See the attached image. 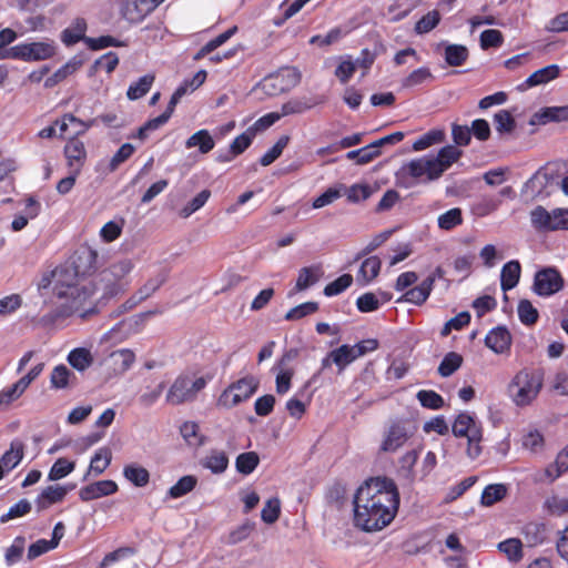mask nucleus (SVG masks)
<instances>
[{"label": "nucleus", "mask_w": 568, "mask_h": 568, "mask_svg": "<svg viewBox=\"0 0 568 568\" xmlns=\"http://www.w3.org/2000/svg\"><path fill=\"white\" fill-rule=\"evenodd\" d=\"M463 155V151L455 145H446L442 148L434 161L443 175L454 163H456Z\"/></svg>", "instance_id": "28"}, {"label": "nucleus", "mask_w": 568, "mask_h": 568, "mask_svg": "<svg viewBox=\"0 0 568 568\" xmlns=\"http://www.w3.org/2000/svg\"><path fill=\"white\" fill-rule=\"evenodd\" d=\"M521 445L525 449L529 450L530 453H540L545 446L544 436L538 430H528L523 436Z\"/></svg>", "instance_id": "59"}, {"label": "nucleus", "mask_w": 568, "mask_h": 568, "mask_svg": "<svg viewBox=\"0 0 568 568\" xmlns=\"http://www.w3.org/2000/svg\"><path fill=\"white\" fill-rule=\"evenodd\" d=\"M416 397L420 405L428 409H440L445 404L444 398L434 390L422 389Z\"/></svg>", "instance_id": "56"}, {"label": "nucleus", "mask_w": 568, "mask_h": 568, "mask_svg": "<svg viewBox=\"0 0 568 568\" xmlns=\"http://www.w3.org/2000/svg\"><path fill=\"white\" fill-rule=\"evenodd\" d=\"M434 282L435 277L429 276L428 278L423 281L418 286H415L407 291L404 295V300L416 305H422L428 298Z\"/></svg>", "instance_id": "35"}, {"label": "nucleus", "mask_w": 568, "mask_h": 568, "mask_svg": "<svg viewBox=\"0 0 568 568\" xmlns=\"http://www.w3.org/2000/svg\"><path fill=\"white\" fill-rule=\"evenodd\" d=\"M568 105L564 106H546L532 114L530 124L544 125L549 122H567Z\"/></svg>", "instance_id": "21"}, {"label": "nucleus", "mask_w": 568, "mask_h": 568, "mask_svg": "<svg viewBox=\"0 0 568 568\" xmlns=\"http://www.w3.org/2000/svg\"><path fill=\"white\" fill-rule=\"evenodd\" d=\"M124 478L136 487H144L150 481V473L138 464H128L123 467Z\"/></svg>", "instance_id": "36"}, {"label": "nucleus", "mask_w": 568, "mask_h": 568, "mask_svg": "<svg viewBox=\"0 0 568 568\" xmlns=\"http://www.w3.org/2000/svg\"><path fill=\"white\" fill-rule=\"evenodd\" d=\"M438 227L445 231L453 230L463 223L462 210L458 207L450 209L440 214L437 219Z\"/></svg>", "instance_id": "49"}, {"label": "nucleus", "mask_w": 568, "mask_h": 568, "mask_svg": "<svg viewBox=\"0 0 568 568\" xmlns=\"http://www.w3.org/2000/svg\"><path fill=\"white\" fill-rule=\"evenodd\" d=\"M564 286V280L559 272L548 267L536 273L534 278V292L539 296H550L559 292Z\"/></svg>", "instance_id": "13"}, {"label": "nucleus", "mask_w": 568, "mask_h": 568, "mask_svg": "<svg viewBox=\"0 0 568 568\" xmlns=\"http://www.w3.org/2000/svg\"><path fill=\"white\" fill-rule=\"evenodd\" d=\"M119 490V486L114 480H98L82 487L79 490V497L82 501H91L102 497L111 496Z\"/></svg>", "instance_id": "18"}, {"label": "nucleus", "mask_w": 568, "mask_h": 568, "mask_svg": "<svg viewBox=\"0 0 568 568\" xmlns=\"http://www.w3.org/2000/svg\"><path fill=\"white\" fill-rule=\"evenodd\" d=\"M211 196V192L209 190L201 191L195 197H193L187 204H185L180 210V216L183 219H187L190 215H192L194 212L202 209L207 200Z\"/></svg>", "instance_id": "54"}, {"label": "nucleus", "mask_w": 568, "mask_h": 568, "mask_svg": "<svg viewBox=\"0 0 568 568\" xmlns=\"http://www.w3.org/2000/svg\"><path fill=\"white\" fill-rule=\"evenodd\" d=\"M468 57V50L460 44H450L445 50V60L449 65L459 67Z\"/></svg>", "instance_id": "53"}, {"label": "nucleus", "mask_w": 568, "mask_h": 568, "mask_svg": "<svg viewBox=\"0 0 568 568\" xmlns=\"http://www.w3.org/2000/svg\"><path fill=\"white\" fill-rule=\"evenodd\" d=\"M498 549L514 562L523 558V544L517 538H509L498 544Z\"/></svg>", "instance_id": "46"}, {"label": "nucleus", "mask_w": 568, "mask_h": 568, "mask_svg": "<svg viewBox=\"0 0 568 568\" xmlns=\"http://www.w3.org/2000/svg\"><path fill=\"white\" fill-rule=\"evenodd\" d=\"M453 435L457 438H466V455L470 459H476L483 452V425L470 413L462 412L452 423Z\"/></svg>", "instance_id": "4"}, {"label": "nucleus", "mask_w": 568, "mask_h": 568, "mask_svg": "<svg viewBox=\"0 0 568 568\" xmlns=\"http://www.w3.org/2000/svg\"><path fill=\"white\" fill-rule=\"evenodd\" d=\"M112 460V452L109 447L99 448L90 460L89 469L84 476L88 478L91 475L99 476L105 471Z\"/></svg>", "instance_id": "29"}, {"label": "nucleus", "mask_w": 568, "mask_h": 568, "mask_svg": "<svg viewBox=\"0 0 568 568\" xmlns=\"http://www.w3.org/2000/svg\"><path fill=\"white\" fill-rule=\"evenodd\" d=\"M524 536L530 546H537L546 539V528L542 524L529 523L524 527Z\"/></svg>", "instance_id": "50"}, {"label": "nucleus", "mask_w": 568, "mask_h": 568, "mask_svg": "<svg viewBox=\"0 0 568 568\" xmlns=\"http://www.w3.org/2000/svg\"><path fill=\"white\" fill-rule=\"evenodd\" d=\"M504 42V36L499 30L488 29L480 34V47L486 50L489 48H498Z\"/></svg>", "instance_id": "64"}, {"label": "nucleus", "mask_w": 568, "mask_h": 568, "mask_svg": "<svg viewBox=\"0 0 568 568\" xmlns=\"http://www.w3.org/2000/svg\"><path fill=\"white\" fill-rule=\"evenodd\" d=\"M81 63L79 61H69L64 65H62L59 70H57L51 77H49L44 85L47 88H52L57 85L59 82L63 81L71 74H73L79 68Z\"/></svg>", "instance_id": "45"}, {"label": "nucleus", "mask_w": 568, "mask_h": 568, "mask_svg": "<svg viewBox=\"0 0 568 568\" xmlns=\"http://www.w3.org/2000/svg\"><path fill=\"white\" fill-rule=\"evenodd\" d=\"M404 178L412 179L415 183H429L438 180L442 174L434 161V155H423L406 162L399 171Z\"/></svg>", "instance_id": "8"}, {"label": "nucleus", "mask_w": 568, "mask_h": 568, "mask_svg": "<svg viewBox=\"0 0 568 568\" xmlns=\"http://www.w3.org/2000/svg\"><path fill=\"white\" fill-rule=\"evenodd\" d=\"M517 313L520 322L525 325H532L538 320V311L528 300H521L518 303Z\"/></svg>", "instance_id": "60"}, {"label": "nucleus", "mask_w": 568, "mask_h": 568, "mask_svg": "<svg viewBox=\"0 0 568 568\" xmlns=\"http://www.w3.org/2000/svg\"><path fill=\"white\" fill-rule=\"evenodd\" d=\"M164 0H122L121 16L131 23L141 22Z\"/></svg>", "instance_id": "14"}, {"label": "nucleus", "mask_w": 568, "mask_h": 568, "mask_svg": "<svg viewBox=\"0 0 568 568\" xmlns=\"http://www.w3.org/2000/svg\"><path fill=\"white\" fill-rule=\"evenodd\" d=\"M63 152L69 169L74 170V173H80L87 159L84 143L77 138H72L67 142Z\"/></svg>", "instance_id": "19"}, {"label": "nucleus", "mask_w": 568, "mask_h": 568, "mask_svg": "<svg viewBox=\"0 0 568 568\" xmlns=\"http://www.w3.org/2000/svg\"><path fill=\"white\" fill-rule=\"evenodd\" d=\"M214 146L215 141L211 133L205 129L196 131L185 141L186 149L197 148L202 154L211 152Z\"/></svg>", "instance_id": "33"}, {"label": "nucleus", "mask_w": 568, "mask_h": 568, "mask_svg": "<svg viewBox=\"0 0 568 568\" xmlns=\"http://www.w3.org/2000/svg\"><path fill=\"white\" fill-rule=\"evenodd\" d=\"M130 258H122L101 272L100 280L105 284V295L113 296L123 290L121 281L133 270Z\"/></svg>", "instance_id": "11"}, {"label": "nucleus", "mask_w": 568, "mask_h": 568, "mask_svg": "<svg viewBox=\"0 0 568 568\" xmlns=\"http://www.w3.org/2000/svg\"><path fill=\"white\" fill-rule=\"evenodd\" d=\"M485 345L496 354L507 353L511 345V335L504 326L494 327L487 333Z\"/></svg>", "instance_id": "20"}, {"label": "nucleus", "mask_w": 568, "mask_h": 568, "mask_svg": "<svg viewBox=\"0 0 568 568\" xmlns=\"http://www.w3.org/2000/svg\"><path fill=\"white\" fill-rule=\"evenodd\" d=\"M561 74V68L558 64H549L532 72L521 84L518 85L519 91L545 85L558 79Z\"/></svg>", "instance_id": "17"}, {"label": "nucleus", "mask_w": 568, "mask_h": 568, "mask_svg": "<svg viewBox=\"0 0 568 568\" xmlns=\"http://www.w3.org/2000/svg\"><path fill=\"white\" fill-rule=\"evenodd\" d=\"M68 364L79 373H84L94 363V355L89 347H75L67 356Z\"/></svg>", "instance_id": "23"}, {"label": "nucleus", "mask_w": 568, "mask_h": 568, "mask_svg": "<svg viewBox=\"0 0 568 568\" xmlns=\"http://www.w3.org/2000/svg\"><path fill=\"white\" fill-rule=\"evenodd\" d=\"M69 489L61 485H51L45 487L36 499V505L39 510L49 508L51 505L61 503Z\"/></svg>", "instance_id": "24"}, {"label": "nucleus", "mask_w": 568, "mask_h": 568, "mask_svg": "<svg viewBox=\"0 0 568 568\" xmlns=\"http://www.w3.org/2000/svg\"><path fill=\"white\" fill-rule=\"evenodd\" d=\"M568 471V445L565 446L556 456L554 463L547 465L544 469L534 475L536 484H552L561 475Z\"/></svg>", "instance_id": "15"}, {"label": "nucleus", "mask_w": 568, "mask_h": 568, "mask_svg": "<svg viewBox=\"0 0 568 568\" xmlns=\"http://www.w3.org/2000/svg\"><path fill=\"white\" fill-rule=\"evenodd\" d=\"M463 364V357L458 353L450 352L445 355L438 366V373L443 377L453 375Z\"/></svg>", "instance_id": "47"}, {"label": "nucleus", "mask_w": 568, "mask_h": 568, "mask_svg": "<svg viewBox=\"0 0 568 568\" xmlns=\"http://www.w3.org/2000/svg\"><path fill=\"white\" fill-rule=\"evenodd\" d=\"M331 358L338 367L339 372L356 359L353 347L346 344L333 349L331 352Z\"/></svg>", "instance_id": "42"}, {"label": "nucleus", "mask_w": 568, "mask_h": 568, "mask_svg": "<svg viewBox=\"0 0 568 568\" xmlns=\"http://www.w3.org/2000/svg\"><path fill=\"white\" fill-rule=\"evenodd\" d=\"M399 506V494L395 483L388 478H372L365 481L354 497V524L364 531H378L395 518Z\"/></svg>", "instance_id": "2"}, {"label": "nucleus", "mask_w": 568, "mask_h": 568, "mask_svg": "<svg viewBox=\"0 0 568 568\" xmlns=\"http://www.w3.org/2000/svg\"><path fill=\"white\" fill-rule=\"evenodd\" d=\"M75 463L69 462L65 458H59L55 460V463L52 465L49 474L48 479L49 480H59L64 477H67L69 474H71L74 470Z\"/></svg>", "instance_id": "52"}, {"label": "nucleus", "mask_w": 568, "mask_h": 568, "mask_svg": "<svg viewBox=\"0 0 568 568\" xmlns=\"http://www.w3.org/2000/svg\"><path fill=\"white\" fill-rule=\"evenodd\" d=\"M288 136H281L277 142L261 158L260 163L263 166L272 164L283 152L288 143Z\"/></svg>", "instance_id": "63"}, {"label": "nucleus", "mask_w": 568, "mask_h": 568, "mask_svg": "<svg viewBox=\"0 0 568 568\" xmlns=\"http://www.w3.org/2000/svg\"><path fill=\"white\" fill-rule=\"evenodd\" d=\"M212 375L187 372L179 375L166 393V402L181 405L196 399L200 392L212 381Z\"/></svg>", "instance_id": "3"}, {"label": "nucleus", "mask_w": 568, "mask_h": 568, "mask_svg": "<svg viewBox=\"0 0 568 568\" xmlns=\"http://www.w3.org/2000/svg\"><path fill=\"white\" fill-rule=\"evenodd\" d=\"M135 353L130 348L111 352L101 363L108 377H119L125 374L135 363Z\"/></svg>", "instance_id": "12"}, {"label": "nucleus", "mask_w": 568, "mask_h": 568, "mask_svg": "<svg viewBox=\"0 0 568 568\" xmlns=\"http://www.w3.org/2000/svg\"><path fill=\"white\" fill-rule=\"evenodd\" d=\"M87 22L84 19H75L69 28L63 30L61 40L67 45H72L81 40L85 41Z\"/></svg>", "instance_id": "37"}, {"label": "nucleus", "mask_w": 568, "mask_h": 568, "mask_svg": "<svg viewBox=\"0 0 568 568\" xmlns=\"http://www.w3.org/2000/svg\"><path fill=\"white\" fill-rule=\"evenodd\" d=\"M382 268V261L378 256L373 255L365 258L356 274V282L361 286H366L372 283L379 274Z\"/></svg>", "instance_id": "22"}, {"label": "nucleus", "mask_w": 568, "mask_h": 568, "mask_svg": "<svg viewBox=\"0 0 568 568\" xmlns=\"http://www.w3.org/2000/svg\"><path fill=\"white\" fill-rule=\"evenodd\" d=\"M352 283L353 276L351 274H343L325 286L324 294L326 296H336L347 290Z\"/></svg>", "instance_id": "61"}, {"label": "nucleus", "mask_w": 568, "mask_h": 568, "mask_svg": "<svg viewBox=\"0 0 568 568\" xmlns=\"http://www.w3.org/2000/svg\"><path fill=\"white\" fill-rule=\"evenodd\" d=\"M300 81L301 73L295 68H284L264 78L255 90H261L266 95L275 97L293 89Z\"/></svg>", "instance_id": "9"}, {"label": "nucleus", "mask_w": 568, "mask_h": 568, "mask_svg": "<svg viewBox=\"0 0 568 568\" xmlns=\"http://www.w3.org/2000/svg\"><path fill=\"white\" fill-rule=\"evenodd\" d=\"M548 183V173L540 169L525 183L523 193L530 199H535L544 193Z\"/></svg>", "instance_id": "31"}, {"label": "nucleus", "mask_w": 568, "mask_h": 568, "mask_svg": "<svg viewBox=\"0 0 568 568\" xmlns=\"http://www.w3.org/2000/svg\"><path fill=\"white\" fill-rule=\"evenodd\" d=\"M506 494L507 487L504 484L488 485L481 494L480 501L484 506L488 507L504 499Z\"/></svg>", "instance_id": "44"}, {"label": "nucleus", "mask_w": 568, "mask_h": 568, "mask_svg": "<svg viewBox=\"0 0 568 568\" xmlns=\"http://www.w3.org/2000/svg\"><path fill=\"white\" fill-rule=\"evenodd\" d=\"M70 123H79L80 129L75 130L74 134H83L92 125V121L84 122L75 118L73 114H64L60 120L54 122V126H59L60 136L68 131Z\"/></svg>", "instance_id": "58"}, {"label": "nucleus", "mask_w": 568, "mask_h": 568, "mask_svg": "<svg viewBox=\"0 0 568 568\" xmlns=\"http://www.w3.org/2000/svg\"><path fill=\"white\" fill-rule=\"evenodd\" d=\"M201 465L213 474H222L229 466V457L223 450L212 449L201 460Z\"/></svg>", "instance_id": "32"}, {"label": "nucleus", "mask_w": 568, "mask_h": 568, "mask_svg": "<svg viewBox=\"0 0 568 568\" xmlns=\"http://www.w3.org/2000/svg\"><path fill=\"white\" fill-rule=\"evenodd\" d=\"M180 432L190 446L200 447L205 444V437L200 434V427L195 422H185Z\"/></svg>", "instance_id": "41"}, {"label": "nucleus", "mask_w": 568, "mask_h": 568, "mask_svg": "<svg viewBox=\"0 0 568 568\" xmlns=\"http://www.w3.org/2000/svg\"><path fill=\"white\" fill-rule=\"evenodd\" d=\"M294 371L280 366L276 368L275 390L278 395H285L291 389Z\"/></svg>", "instance_id": "51"}, {"label": "nucleus", "mask_w": 568, "mask_h": 568, "mask_svg": "<svg viewBox=\"0 0 568 568\" xmlns=\"http://www.w3.org/2000/svg\"><path fill=\"white\" fill-rule=\"evenodd\" d=\"M55 42L45 39L43 41L19 43L0 52V60L14 59L27 62L41 61L52 58L55 54Z\"/></svg>", "instance_id": "6"}, {"label": "nucleus", "mask_w": 568, "mask_h": 568, "mask_svg": "<svg viewBox=\"0 0 568 568\" xmlns=\"http://www.w3.org/2000/svg\"><path fill=\"white\" fill-rule=\"evenodd\" d=\"M254 136L253 130L250 129L237 135L230 144V153L233 156H237L243 153L251 145Z\"/></svg>", "instance_id": "62"}, {"label": "nucleus", "mask_w": 568, "mask_h": 568, "mask_svg": "<svg viewBox=\"0 0 568 568\" xmlns=\"http://www.w3.org/2000/svg\"><path fill=\"white\" fill-rule=\"evenodd\" d=\"M520 264L518 261L507 262L500 273V286L504 292L513 290L519 282Z\"/></svg>", "instance_id": "34"}, {"label": "nucleus", "mask_w": 568, "mask_h": 568, "mask_svg": "<svg viewBox=\"0 0 568 568\" xmlns=\"http://www.w3.org/2000/svg\"><path fill=\"white\" fill-rule=\"evenodd\" d=\"M545 510L552 516H562L568 514V497L551 495L544 503Z\"/></svg>", "instance_id": "48"}, {"label": "nucleus", "mask_w": 568, "mask_h": 568, "mask_svg": "<svg viewBox=\"0 0 568 568\" xmlns=\"http://www.w3.org/2000/svg\"><path fill=\"white\" fill-rule=\"evenodd\" d=\"M197 484V478L193 475H185L181 477L168 491V496L172 499H178L191 493Z\"/></svg>", "instance_id": "39"}, {"label": "nucleus", "mask_w": 568, "mask_h": 568, "mask_svg": "<svg viewBox=\"0 0 568 568\" xmlns=\"http://www.w3.org/2000/svg\"><path fill=\"white\" fill-rule=\"evenodd\" d=\"M560 209L547 211L544 206L538 205L530 212L531 225L537 231H556L559 230Z\"/></svg>", "instance_id": "16"}, {"label": "nucleus", "mask_w": 568, "mask_h": 568, "mask_svg": "<svg viewBox=\"0 0 568 568\" xmlns=\"http://www.w3.org/2000/svg\"><path fill=\"white\" fill-rule=\"evenodd\" d=\"M98 252L90 245L79 246L69 260L53 272L57 297L54 318H87L97 312L93 296L97 285L91 275L97 270Z\"/></svg>", "instance_id": "1"}, {"label": "nucleus", "mask_w": 568, "mask_h": 568, "mask_svg": "<svg viewBox=\"0 0 568 568\" xmlns=\"http://www.w3.org/2000/svg\"><path fill=\"white\" fill-rule=\"evenodd\" d=\"M154 79L155 78L153 74H145L141 77L136 82L131 83L126 91L128 99L138 100L144 97L150 91Z\"/></svg>", "instance_id": "40"}, {"label": "nucleus", "mask_w": 568, "mask_h": 568, "mask_svg": "<svg viewBox=\"0 0 568 568\" xmlns=\"http://www.w3.org/2000/svg\"><path fill=\"white\" fill-rule=\"evenodd\" d=\"M496 131L500 134L511 133L516 128L515 119L507 110H500L494 115Z\"/></svg>", "instance_id": "55"}, {"label": "nucleus", "mask_w": 568, "mask_h": 568, "mask_svg": "<svg viewBox=\"0 0 568 568\" xmlns=\"http://www.w3.org/2000/svg\"><path fill=\"white\" fill-rule=\"evenodd\" d=\"M420 0H389L385 16L389 21H399L404 19Z\"/></svg>", "instance_id": "30"}, {"label": "nucleus", "mask_w": 568, "mask_h": 568, "mask_svg": "<svg viewBox=\"0 0 568 568\" xmlns=\"http://www.w3.org/2000/svg\"><path fill=\"white\" fill-rule=\"evenodd\" d=\"M324 274L321 264L302 267L295 283V290L301 292L314 285Z\"/></svg>", "instance_id": "27"}, {"label": "nucleus", "mask_w": 568, "mask_h": 568, "mask_svg": "<svg viewBox=\"0 0 568 568\" xmlns=\"http://www.w3.org/2000/svg\"><path fill=\"white\" fill-rule=\"evenodd\" d=\"M444 140H445L444 130L434 129V130L426 132L418 139H416L415 142L413 143V150L416 152L424 151L434 144L444 142Z\"/></svg>", "instance_id": "38"}, {"label": "nucleus", "mask_w": 568, "mask_h": 568, "mask_svg": "<svg viewBox=\"0 0 568 568\" xmlns=\"http://www.w3.org/2000/svg\"><path fill=\"white\" fill-rule=\"evenodd\" d=\"M75 382L77 377L74 373L63 364L54 366L50 373V387L52 389H68L72 387Z\"/></svg>", "instance_id": "25"}, {"label": "nucleus", "mask_w": 568, "mask_h": 568, "mask_svg": "<svg viewBox=\"0 0 568 568\" xmlns=\"http://www.w3.org/2000/svg\"><path fill=\"white\" fill-rule=\"evenodd\" d=\"M23 456L24 444L19 439H14L10 443L9 449L1 456L0 465H2V468L9 473L21 463Z\"/></svg>", "instance_id": "26"}, {"label": "nucleus", "mask_w": 568, "mask_h": 568, "mask_svg": "<svg viewBox=\"0 0 568 568\" xmlns=\"http://www.w3.org/2000/svg\"><path fill=\"white\" fill-rule=\"evenodd\" d=\"M414 435V429L407 420H395L384 430L379 452L393 454L400 449Z\"/></svg>", "instance_id": "10"}, {"label": "nucleus", "mask_w": 568, "mask_h": 568, "mask_svg": "<svg viewBox=\"0 0 568 568\" xmlns=\"http://www.w3.org/2000/svg\"><path fill=\"white\" fill-rule=\"evenodd\" d=\"M281 515V500L277 497L265 501L261 511V518L265 524H274Z\"/></svg>", "instance_id": "57"}, {"label": "nucleus", "mask_w": 568, "mask_h": 568, "mask_svg": "<svg viewBox=\"0 0 568 568\" xmlns=\"http://www.w3.org/2000/svg\"><path fill=\"white\" fill-rule=\"evenodd\" d=\"M544 377L539 371L523 369L509 385V393L517 406L529 405L541 390Z\"/></svg>", "instance_id": "5"}, {"label": "nucleus", "mask_w": 568, "mask_h": 568, "mask_svg": "<svg viewBox=\"0 0 568 568\" xmlns=\"http://www.w3.org/2000/svg\"><path fill=\"white\" fill-rule=\"evenodd\" d=\"M258 381L254 376H245L231 383L219 396L217 407L231 409L248 400L257 390Z\"/></svg>", "instance_id": "7"}, {"label": "nucleus", "mask_w": 568, "mask_h": 568, "mask_svg": "<svg viewBox=\"0 0 568 568\" xmlns=\"http://www.w3.org/2000/svg\"><path fill=\"white\" fill-rule=\"evenodd\" d=\"M260 463V457L255 452L242 453L236 457L235 468L240 474L250 475L255 470Z\"/></svg>", "instance_id": "43"}]
</instances>
